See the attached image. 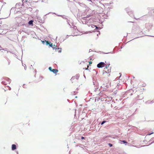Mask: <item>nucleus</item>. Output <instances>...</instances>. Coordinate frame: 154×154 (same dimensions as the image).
<instances>
[{
	"mask_svg": "<svg viewBox=\"0 0 154 154\" xmlns=\"http://www.w3.org/2000/svg\"><path fill=\"white\" fill-rule=\"evenodd\" d=\"M109 65L110 64H109L105 66V67L104 68V70L103 71V74H104L105 73H109L111 72V68L109 66Z\"/></svg>",
	"mask_w": 154,
	"mask_h": 154,
	"instance_id": "obj_1",
	"label": "nucleus"
},
{
	"mask_svg": "<svg viewBox=\"0 0 154 154\" xmlns=\"http://www.w3.org/2000/svg\"><path fill=\"white\" fill-rule=\"evenodd\" d=\"M106 64L102 62H100L97 65V67L98 68H102L105 66Z\"/></svg>",
	"mask_w": 154,
	"mask_h": 154,
	"instance_id": "obj_2",
	"label": "nucleus"
},
{
	"mask_svg": "<svg viewBox=\"0 0 154 154\" xmlns=\"http://www.w3.org/2000/svg\"><path fill=\"white\" fill-rule=\"evenodd\" d=\"M48 69L50 71L53 72L54 73H56L58 71L57 69H52L51 67H49Z\"/></svg>",
	"mask_w": 154,
	"mask_h": 154,
	"instance_id": "obj_3",
	"label": "nucleus"
},
{
	"mask_svg": "<svg viewBox=\"0 0 154 154\" xmlns=\"http://www.w3.org/2000/svg\"><path fill=\"white\" fill-rule=\"evenodd\" d=\"M20 23H17L18 26H23L25 25L22 19H20Z\"/></svg>",
	"mask_w": 154,
	"mask_h": 154,
	"instance_id": "obj_4",
	"label": "nucleus"
},
{
	"mask_svg": "<svg viewBox=\"0 0 154 154\" xmlns=\"http://www.w3.org/2000/svg\"><path fill=\"white\" fill-rule=\"evenodd\" d=\"M2 83L5 85H6L10 83V81L9 80L8 81L4 80L2 82Z\"/></svg>",
	"mask_w": 154,
	"mask_h": 154,
	"instance_id": "obj_5",
	"label": "nucleus"
},
{
	"mask_svg": "<svg viewBox=\"0 0 154 154\" xmlns=\"http://www.w3.org/2000/svg\"><path fill=\"white\" fill-rule=\"evenodd\" d=\"M55 49L56 51H57L59 52H61V48H55Z\"/></svg>",
	"mask_w": 154,
	"mask_h": 154,
	"instance_id": "obj_6",
	"label": "nucleus"
},
{
	"mask_svg": "<svg viewBox=\"0 0 154 154\" xmlns=\"http://www.w3.org/2000/svg\"><path fill=\"white\" fill-rule=\"evenodd\" d=\"M16 146L15 144H13L12 146V149L13 150H14L16 149Z\"/></svg>",
	"mask_w": 154,
	"mask_h": 154,
	"instance_id": "obj_7",
	"label": "nucleus"
},
{
	"mask_svg": "<svg viewBox=\"0 0 154 154\" xmlns=\"http://www.w3.org/2000/svg\"><path fill=\"white\" fill-rule=\"evenodd\" d=\"M5 88H6V89H4V90L5 91H6V90H7L8 89L9 90H11V88H10L9 86H7L6 87H5Z\"/></svg>",
	"mask_w": 154,
	"mask_h": 154,
	"instance_id": "obj_8",
	"label": "nucleus"
},
{
	"mask_svg": "<svg viewBox=\"0 0 154 154\" xmlns=\"http://www.w3.org/2000/svg\"><path fill=\"white\" fill-rule=\"evenodd\" d=\"M33 21L32 20H31L29 21L28 23L29 25H32L33 24Z\"/></svg>",
	"mask_w": 154,
	"mask_h": 154,
	"instance_id": "obj_9",
	"label": "nucleus"
},
{
	"mask_svg": "<svg viewBox=\"0 0 154 154\" xmlns=\"http://www.w3.org/2000/svg\"><path fill=\"white\" fill-rule=\"evenodd\" d=\"M91 26L92 27H93V28L96 27V29L98 28V27L97 26H96L95 25H93V24H91Z\"/></svg>",
	"mask_w": 154,
	"mask_h": 154,
	"instance_id": "obj_10",
	"label": "nucleus"
},
{
	"mask_svg": "<svg viewBox=\"0 0 154 154\" xmlns=\"http://www.w3.org/2000/svg\"><path fill=\"white\" fill-rule=\"evenodd\" d=\"M49 46L50 47H52L53 49H55V48H55L54 47H53V45L52 44V43H50V44L49 45Z\"/></svg>",
	"mask_w": 154,
	"mask_h": 154,
	"instance_id": "obj_11",
	"label": "nucleus"
},
{
	"mask_svg": "<svg viewBox=\"0 0 154 154\" xmlns=\"http://www.w3.org/2000/svg\"><path fill=\"white\" fill-rule=\"evenodd\" d=\"M50 42H49V41H46V44L47 45H50Z\"/></svg>",
	"mask_w": 154,
	"mask_h": 154,
	"instance_id": "obj_12",
	"label": "nucleus"
},
{
	"mask_svg": "<svg viewBox=\"0 0 154 154\" xmlns=\"http://www.w3.org/2000/svg\"><path fill=\"white\" fill-rule=\"evenodd\" d=\"M108 145L110 147H111L112 146V145L110 143H109L108 144Z\"/></svg>",
	"mask_w": 154,
	"mask_h": 154,
	"instance_id": "obj_13",
	"label": "nucleus"
},
{
	"mask_svg": "<svg viewBox=\"0 0 154 154\" xmlns=\"http://www.w3.org/2000/svg\"><path fill=\"white\" fill-rule=\"evenodd\" d=\"M153 134V132H152L151 133H150V134H147V135H150L152 134Z\"/></svg>",
	"mask_w": 154,
	"mask_h": 154,
	"instance_id": "obj_14",
	"label": "nucleus"
},
{
	"mask_svg": "<svg viewBox=\"0 0 154 154\" xmlns=\"http://www.w3.org/2000/svg\"><path fill=\"white\" fill-rule=\"evenodd\" d=\"M106 122V121H103L101 123V125H103V124L105 122Z\"/></svg>",
	"mask_w": 154,
	"mask_h": 154,
	"instance_id": "obj_15",
	"label": "nucleus"
},
{
	"mask_svg": "<svg viewBox=\"0 0 154 154\" xmlns=\"http://www.w3.org/2000/svg\"><path fill=\"white\" fill-rule=\"evenodd\" d=\"M87 68H85V70H88V68L89 67V66L88 65L87 66Z\"/></svg>",
	"mask_w": 154,
	"mask_h": 154,
	"instance_id": "obj_16",
	"label": "nucleus"
},
{
	"mask_svg": "<svg viewBox=\"0 0 154 154\" xmlns=\"http://www.w3.org/2000/svg\"><path fill=\"white\" fill-rule=\"evenodd\" d=\"M92 62L91 61H90L89 62V63L90 64H91L92 63Z\"/></svg>",
	"mask_w": 154,
	"mask_h": 154,
	"instance_id": "obj_17",
	"label": "nucleus"
},
{
	"mask_svg": "<svg viewBox=\"0 0 154 154\" xmlns=\"http://www.w3.org/2000/svg\"><path fill=\"white\" fill-rule=\"evenodd\" d=\"M57 46H56L55 45L53 46V47H54L55 48H56L57 47Z\"/></svg>",
	"mask_w": 154,
	"mask_h": 154,
	"instance_id": "obj_18",
	"label": "nucleus"
},
{
	"mask_svg": "<svg viewBox=\"0 0 154 154\" xmlns=\"http://www.w3.org/2000/svg\"><path fill=\"white\" fill-rule=\"evenodd\" d=\"M84 139V137H81V139L83 140Z\"/></svg>",
	"mask_w": 154,
	"mask_h": 154,
	"instance_id": "obj_19",
	"label": "nucleus"
},
{
	"mask_svg": "<svg viewBox=\"0 0 154 154\" xmlns=\"http://www.w3.org/2000/svg\"><path fill=\"white\" fill-rule=\"evenodd\" d=\"M122 142L124 143H127L125 140H123Z\"/></svg>",
	"mask_w": 154,
	"mask_h": 154,
	"instance_id": "obj_20",
	"label": "nucleus"
},
{
	"mask_svg": "<svg viewBox=\"0 0 154 154\" xmlns=\"http://www.w3.org/2000/svg\"><path fill=\"white\" fill-rule=\"evenodd\" d=\"M10 64V61H8V65H9Z\"/></svg>",
	"mask_w": 154,
	"mask_h": 154,
	"instance_id": "obj_21",
	"label": "nucleus"
},
{
	"mask_svg": "<svg viewBox=\"0 0 154 154\" xmlns=\"http://www.w3.org/2000/svg\"><path fill=\"white\" fill-rule=\"evenodd\" d=\"M4 51V52H8V51H5V50H3Z\"/></svg>",
	"mask_w": 154,
	"mask_h": 154,
	"instance_id": "obj_22",
	"label": "nucleus"
}]
</instances>
